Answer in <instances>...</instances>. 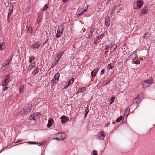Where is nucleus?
Masks as SVG:
<instances>
[{"instance_id": "obj_22", "label": "nucleus", "mask_w": 155, "mask_h": 155, "mask_svg": "<svg viewBox=\"0 0 155 155\" xmlns=\"http://www.w3.org/2000/svg\"><path fill=\"white\" fill-rule=\"evenodd\" d=\"M40 43H37L34 44L32 46V47H33L34 48H37L40 46Z\"/></svg>"}, {"instance_id": "obj_38", "label": "nucleus", "mask_w": 155, "mask_h": 155, "mask_svg": "<svg viewBox=\"0 0 155 155\" xmlns=\"http://www.w3.org/2000/svg\"><path fill=\"white\" fill-rule=\"evenodd\" d=\"M93 33V31H91L88 34L89 37L90 38L91 36L92 33Z\"/></svg>"}, {"instance_id": "obj_34", "label": "nucleus", "mask_w": 155, "mask_h": 155, "mask_svg": "<svg viewBox=\"0 0 155 155\" xmlns=\"http://www.w3.org/2000/svg\"><path fill=\"white\" fill-rule=\"evenodd\" d=\"M91 155H97V152L96 150H94Z\"/></svg>"}, {"instance_id": "obj_40", "label": "nucleus", "mask_w": 155, "mask_h": 155, "mask_svg": "<svg viewBox=\"0 0 155 155\" xmlns=\"http://www.w3.org/2000/svg\"><path fill=\"white\" fill-rule=\"evenodd\" d=\"M33 144H38L39 146H40V145L42 144V143L33 142Z\"/></svg>"}, {"instance_id": "obj_14", "label": "nucleus", "mask_w": 155, "mask_h": 155, "mask_svg": "<svg viewBox=\"0 0 155 155\" xmlns=\"http://www.w3.org/2000/svg\"><path fill=\"white\" fill-rule=\"evenodd\" d=\"M36 62L35 61H34L33 63L31 64V65L29 66L28 70L30 71L32 69L34 68L35 67L36 65Z\"/></svg>"}, {"instance_id": "obj_11", "label": "nucleus", "mask_w": 155, "mask_h": 155, "mask_svg": "<svg viewBox=\"0 0 155 155\" xmlns=\"http://www.w3.org/2000/svg\"><path fill=\"white\" fill-rule=\"evenodd\" d=\"M61 122L62 124L64 123L66 121L68 120V117H66L65 116H62L61 117Z\"/></svg>"}, {"instance_id": "obj_56", "label": "nucleus", "mask_w": 155, "mask_h": 155, "mask_svg": "<svg viewBox=\"0 0 155 155\" xmlns=\"http://www.w3.org/2000/svg\"><path fill=\"white\" fill-rule=\"evenodd\" d=\"M94 44H97V41H94Z\"/></svg>"}, {"instance_id": "obj_36", "label": "nucleus", "mask_w": 155, "mask_h": 155, "mask_svg": "<svg viewBox=\"0 0 155 155\" xmlns=\"http://www.w3.org/2000/svg\"><path fill=\"white\" fill-rule=\"evenodd\" d=\"M134 64H135L138 65L139 64L140 62L138 60H137L134 62Z\"/></svg>"}, {"instance_id": "obj_19", "label": "nucleus", "mask_w": 155, "mask_h": 155, "mask_svg": "<svg viewBox=\"0 0 155 155\" xmlns=\"http://www.w3.org/2000/svg\"><path fill=\"white\" fill-rule=\"evenodd\" d=\"M129 111L130 108L129 107H127L126 110L124 111V115L127 117L128 115Z\"/></svg>"}, {"instance_id": "obj_16", "label": "nucleus", "mask_w": 155, "mask_h": 155, "mask_svg": "<svg viewBox=\"0 0 155 155\" xmlns=\"http://www.w3.org/2000/svg\"><path fill=\"white\" fill-rule=\"evenodd\" d=\"M37 115L36 114L34 113L33 114H31L29 117V118L30 120L32 119L35 120L36 118L37 117Z\"/></svg>"}, {"instance_id": "obj_5", "label": "nucleus", "mask_w": 155, "mask_h": 155, "mask_svg": "<svg viewBox=\"0 0 155 155\" xmlns=\"http://www.w3.org/2000/svg\"><path fill=\"white\" fill-rule=\"evenodd\" d=\"M56 136L58 137L55 138V140H62L65 138L66 135L64 133H57Z\"/></svg>"}, {"instance_id": "obj_20", "label": "nucleus", "mask_w": 155, "mask_h": 155, "mask_svg": "<svg viewBox=\"0 0 155 155\" xmlns=\"http://www.w3.org/2000/svg\"><path fill=\"white\" fill-rule=\"evenodd\" d=\"M117 46L116 45L114 44L111 47V48L110 50V52H112L117 48Z\"/></svg>"}, {"instance_id": "obj_26", "label": "nucleus", "mask_w": 155, "mask_h": 155, "mask_svg": "<svg viewBox=\"0 0 155 155\" xmlns=\"http://www.w3.org/2000/svg\"><path fill=\"white\" fill-rule=\"evenodd\" d=\"M104 36V34H101L96 38V40H98L100 39H101Z\"/></svg>"}, {"instance_id": "obj_18", "label": "nucleus", "mask_w": 155, "mask_h": 155, "mask_svg": "<svg viewBox=\"0 0 155 155\" xmlns=\"http://www.w3.org/2000/svg\"><path fill=\"white\" fill-rule=\"evenodd\" d=\"M39 69L38 68V67H37L34 70L32 73V74H33V75H35L37 74L39 72Z\"/></svg>"}, {"instance_id": "obj_10", "label": "nucleus", "mask_w": 155, "mask_h": 155, "mask_svg": "<svg viewBox=\"0 0 155 155\" xmlns=\"http://www.w3.org/2000/svg\"><path fill=\"white\" fill-rule=\"evenodd\" d=\"M54 122V120L52 118H50L49 119L48 123L47 124V127H51L53 124Z\"/></svg>"}, {"instance_id": "obj_45", "label": "nucleus", "mask_w": 155, "mask_h": 155, "mask_svg": "<svg viewBox=\"0 0 155 155\" xmlns=\"http://www.w3.org/2000/svg\"><path fill=\"white\" fill-rule=\"evenodd\" d=\"M30 59H32L35 60V58L34 56H31V57L30 58Z\"/></svg>"}, {"instance_id": "obj_55", "label": "nucleus", "mask_w": 155, "mask_h": 155, "mask_svg": "<svg viewBox=\"0 0 155 155\" xmlns=\"http://www.w3.org/2000/svg\"><path fill=\"white\" fill-rule=\"evenodd\" d=\"M81 15V14H80V13L79 12V13L77 15V16L78 17H79Z\"/></svg>"}, {"instance_id": "obj_33", "label": "nucleus", "mask_w": 155, "mask_h": 155, "mask_svg": "<svg viewBox=\"0 0 155 155\" xmlns=\"http://www.w3.org/2000/svg\"><path fill=\"white\" fill-rule=\"evenodd\" d=\"M149 34L147 33H145L144 34V38L145 39H147L149 38Z\"/></svg>"}, {"instance_id": "obj_57", "label": "nucleus", "mask_w": 155, "mask_h": 155, "mask_svg": "<svg viewBox=\"0 0 155 155\" xmlns=\"http://www.w3.org/2000/svg\"><path fill=\"white\" fill-rule=\"evenodd\" d=\"M137 58V56L136 57H135V59H136V58Z\"/></svg>"}, {"instance_id": "obj_30", "label": "nucleus", "mask_w": 155, "mask_h": 155, "mask_svg": "<svg viewBox=\"0 0 155 155\" xmlns=\"http://www.w3.org/2000/svg\"><path fill=\"white\" fill-rule=\"evenodd\" d=\"M122 118L123 117L122 116H120L119 118L117 119L116 121L117 122H119L122 120Z\"/></svg>"}, {"instance_id": "obj_51", "label": "nucleus", "mask_w": 155, "mask_h": 155, "mask_svg": "<svg viewBox=\"0 0 155 155\" xmlns=\"http://www.w3.org/2000/svg\"><path fill=\"white\" fill-rule=\"evenodd\" d=\"M8 88V87H5L3 90V91L6 90H7Z\"/></svg>"}, {"instance_id": "obj_39", "label": "nucleus", "mask_w": 155, "mask_h": 155, "mask_svg": "<svg viewBox=\"0 0 155 155\" xmlns=\"http://www.w3.org/2000/svg\"><path fill=\"white\" fill-rule=\"evenodd\" d=\"M3 46V44L2 43H0V50L2 49V47Z\"/></svg>"}, {"instance_id": "obj_4", "label": "nucleus", "mask_w": 155, "mask_h": 155, "mask_svg": "<svg viewBox=\"0 0 155 155\" xmlns=\"http://www.w3.org/2000/svg\"><path fill=\"white\" fill-rule=\"evenodd\" d=\"M59 73L58 72L56 73L51 81V84L53 85L54 84H55L58 83L59 79Z\"/></svg>"}, {"instance_id": "obj_25", "label": "nucleus", "mask_w": 155, "mask_h": 155, "mask_svg": "<svg viewBox=\"0 0 155 155\" xmlns=\"http://www.w3.org/2000/svg\"><path fill=\"white\" fill-rule=\"evenodd\" d=\"M86 9H84L83 8H82L80 10L79 12L80 13V14H81L82 15L86 11Z\"/></svg>"}, {"instance_id": "obj_13", "label": "nucleus", "mask_w": 155, "mask_h": 155, "mask_svg": "<svg viewBox=\"0 0 155 155\" xmlns=\"http://www.w3.org/2000/svg\"><path fill=\"white\" fill-rule=\"evenodd\" d=\"M99 70V69L97 68H96L95 69L93 70L91 73V76L93 77H94L96 75V74L97 73Z\"/></svg>"}, {"instance_id": "obj_31", "label": "nucleus", "mask_w": 155, "mask_h": 155, "mask_svg": "<svg viewBox=\"0 0 155 155\" xmlns=\"http://www.w3.org/2000/svg\"><path fill=\"white\" fill-rule=\"evenodd\" d=\"M42 19V16L41 15H39L38 18L37 22L38 23H39Z\"/></svg>"}, {"instance_id": "obj_23", "label": "nucleus", "mask_w": 155, "mask_h": 155, "mask_svg": "<svg viewBox=\"0 0 155 155\" xmlns=\"http://www.w3.org/2000/svg\"><path fill=\"white\" fill-rule=\"evenodd\" d=\"M86 89L85 87H82L78 90V93H82Z\"/></svg>"}, {"instance_id": "obj_3", "label": "nucleus", "mask_w": 155, "mask_h": 155, "mask_svg": "<svg viewBox=\"0 0 155 155\" xmlns=\"http://www.w3.org/2000/svg\"><path fill=\"white\" fill-rule=\"evenodd\" d=\"M32 104H29L24 109L21 110L19 113L21 114H24L30 112L31 109Z\"/></svg>"}, {"instance_id": "obj_54", "label": "nucleus", "mask_w": 155, "mask_h": 155, "mask_svg": "<svg viewBox=\"0 0 155 155\" xmlns=\"http://www.w3.org/2000/svg\"><path fill=\"white\" fill-rule=\"evenodd\" d=\"M67 1H68V0H63V2L64 3H66L67 2Z\"/></svg>"}, {"instance_id": "obj_37", "label": "nucleus", "mask_w": 155, "mask_h": 155, "mask_svg": "<svg viewBox=\"0 0 155 155\" xmlns=\"http://www.w3.org/2000/svg\"><path fill=\"white\" fill-rule=\"evenodd\" d=\"M23 86H21L20 87L19 91L20 93H21L23 91Z\"/></svg>"}, {"instance_id": "obj_53", "label": "nucleus", "mask_w": 155, "mask_h": 155, "mask_svg": "<svg viewBox=\"0 0 155 155\" xmlns=\"http://www.w3.org/2000/svg\"><path fill=\"white\" fill-rule=\"evenodd\" d=\"M7 21L9 23L10 21V19L9 18H7Z\"/></svg>"}, {"instance_id": "obj_35", "label": "nucleus", "mask_w": 155, "mask_h": 155, "mask_svg": "<svg viewBox=\"0 0 155 155\" xmlns=\"http://www.w3.org/2000/svg\"><path fill=\"white\" fill-rule=\"evenodd\" d=\"M115 99V97H113L111 98V100H110V102H111L110 103L111 104H112L114 102Z\"/></svg>"}, {"instance_id": "obj_27", "label": "nucleus", "mask_w": 155, "mask_h": 155, "mask_svg": "<svg viewBox=\"0 0 155 155\" xmlns=\"http://www.w3.org/2000/svg\"><path fill=\"white\" fill-rule=\"evenodd\" d=\"M28 32L29 33H32V27L31 26H29L28 28Z\"/></svg>"}, {"instance_id": "obj_6", "label": "nucleus", "mask_w": 155, "mask_h": 155, "mask_svg": "<svg viewBox=\"0 0 155 155\" xmlns=\"http://www.w3.org/2000/svg\"><path fill=\"white\" fill-rule=\"evenodd\" d=\"M141 13L143 15H145L148 12V8L147 6H145L141 10Z\"/></svg>"}, {"instance_id": "obj_46", "label": "nucleus", "mask_w": 155, "mask_h": 155, "mask_svg": "<svg viewBox=\"0 0 155 155\" xmlns=\"http://www.w3.org/2000/svg\"><path fill=\"white\" fill-rule=\"evenodd\" d=\"M22 140H19V141H17V140H15V143H18L19 142L21 141Z\"/></svg>"}, {"instance_id": "obj_32", "label": "nucleus", "mask_w": 155, "mask_h": 155, "mask_svg": "<svg viewBox=\"0 0 155 155\" xmlns=\"http://www.w3.org/2000/svg\"><path fill=\"white\" fill-rule=\"evenodd\" d=\"M48 5L47 4H45V5L44 7L43 8L42 10V11H46L47 9L48 8Z\"/></svg>"}, {"instance_id": "obj_1", "label": "nucleus", "mask_w": 155, "mask_h": 155, "mask_svg": "<svg viewBox=\"0 0 155 155\" xmlns=\"http://www.w3.org/2000/svg\"><path fill=\"white\" fill-rule=\"evenodd\" d=\"M153 83L152 79H149L143 81L141 84L142 87L144 88H146L150 86Z\"/></svg>"}, {"instance_id": "obj_42", "label": "nucleus", "mask_w": 155, "mask_h": 155, "mask_svg": "<svg viewBox=\"0 0 155 155\" xmlns=\"http://www.w3.org/2000/svg\"><path fill=\"white\" fill-rule=\"evenodd\" d=\"M107 68L109 69H112L113 67L111 66V65L109 64L107 66Z\"/></svg>"}, {"instance_id": "obj_49", "label": "nucleus", "mask_w": 155, "mask_h": 155, "mask_svg": "<svg viewBox=\"0 0 155 155\" xmlns=\"http://www.w3.org/2000/svg\"><path fill=\"white\" fill-rule=\"evenodd\" d=\"M48 39H47V40H46L45 41V42H44L43 43V45H45V44L47 43V41H48Z\"/></svg>"}, {"instance_id": "obj_7", "label": "nucleus", "mask_w": 155, "mask_h": 155, "mask_svg": "<svg viewBox=\"0 0 155 155\" xmlns=\"http://www.w3.org/2000/svg\"><path fill=\"white\" fill-rule=\"evenodd\" d=\"M98 136L99 139L102 140H103L105 137V135L102 131H101L98 134Z\"/></svg>"}, {"instance_id": "obj_24", "label": "nucleus", "mask_w": 155, "mask_h": 155, "mask_svg": "<svg viewBox=\"0 0 155 155\" xmlns=\"http://www.w3.org/2000/svg\"><path fill=\"white\" fill-rule=\"evenodd\" d=\"M9 82L7 78H5V79L4 81L3 82L2 85H6V84L8 83Z\"/></svg>"}, {"instance_id": "obj_41", "label": "nucleus", "mask_w": 155, "mask_h": 155, "mask_svg": "<svg viewBox=\"0 0 155 155\" xmlns=\"http://www.w3.org/2000/svg\"><path fill=\"white\" fill-rule=\"evenodd\" d=\"M89 112L88 108V107L87 109L86 110L85 115V117H86L87 115V114Z\"/></svg>"}, {"instance_id": "obj_12", "label": "nucleus", "mask_w": 155, "mask_h": 155, "mask_svg": "<svg viewBox=\"0 0 155 155\" xmlns=\"http://www.w3.org/2000/svg\"><path fill=\"white\" fill-rule=\"evenodd\" d=\"M110 18L109 17H106L105 19V24L107 27H108L110 25Z\"/></svg>"}, {"instance_id": "obj_28", "label": "nucleus", "mask_w": 155, "mask_h": 155, "mask_svg": "<svg viewBox=\"0 0 155 155\" xmlns=\"http://www.w3.org/2000/svg\"><path fill=\"white\" fill-rule=\"evenodd\" d=\"M74 79L73 78H72L68 82V85H71V84L74 82Z\"/></svg>"}, {"instance_id": "obj_50", "label": "nucleus", "mask_w": 155, "mask_h": 155, "mask_svg": "<svg viewBox=\"0 0 155 155\" xmlns=\"http://www.w3.org/2000/svg\"><path fill=\"white\" fill-rule=\"evenodd\" d=\"M109 46L106 45L105 46V49L106 50H108V49L109 48Z\"/></svg>"}, {"instance_id": "obj_44", "label": "nucleus", "mask_w": 155, "mask_h": 155, "mask_svg": "<svg viewBox=\"0 0 155 155\" xmlns=\"http://www.w3.org/2000/svg\"><path fill=\"white\" fill-rule=\"evenodd\" d=\"M105 72V70L104 69H102L101 72V74H103Z\"/></svg>"}, {"instance_id": "obj_58", "label": "nucleus", "mask_w": 155, "mask_h": 155, "mask_svg": "<svg viewBox=\"0 0 155 155\" xmlns=\"http://www.w3.org/2000/svg\"><path fill=\"white\" fill-rule=\"evenodd\" d=\"M31 62H32V61H30V63H31Z\"/></svg>"}, {"instance_id": "obj_8", "label": "nucleus", "mask_w": 155, "mask_h": 155, "mask_svg": "<svg viewBox=\"0 0 155 155\" xmlns=\"http://www.w3.org/2000/svg\"><path fill=\"white\" fill-rule=\"evenodd\" d=\"M62 55V54L61 53H59L56 55L55 58V61L56 63H57L60 60V58Z\"/></svg>"}, {"instance_id": "obj_9", "label": "nucleus", "mask_w": 155, "mask_h": 155, "mask_svg": "<svg viewBox=\"0 0 155 155\" xmlns=\"http://www.w3.org/2000/svg\"><path fill=\"white\" fill-rule=\"evenodd\" d=\"M7 8L9 12H13V7L12 4H8L7 7Z\"/></svg>"}, {"instance_id": "obj_29", "label": "nucleus", "mask_w": 155, "mask_h": 155, "mask_svg": "<svg viewBox=\"0 0 155 155\" xmlns=\"http://www.w3.org/2000/svg\"><path fill=\"white\" fill-rule=\"evenodd\" d=\"M143 98V94H139L138 95L137 97V99L138 98L139 99V100H141L142 98Z\"/></svg>"}, {"instance_id": "obj_43", "label": "nucleus", "mask_w": 155, "mask_h": 155, "mask_svg": "<svg viewBox=\"0 0 155 155\" xmlns=\"http://www.w3.org/2000/svg\"><path fill=\"white\" fill-rule=\"evenodd\" d=\"M12 12H9V13L8 15V18H9L10 16L11 15Z\"/></svg>"}, {"instance_id": "obj_17", "label": "nucleus", "mask_w": 155, "mask_h": 155, "mask_svg": "<svg viewBox=\"0 0 155 155\" xmlns=\"http://www.w3.org/2000/svg\"><path fill=\"white\" fill-rule=\"evenodd\" d=\"M137 6L139 8H141L143 5V2L140 0L138 1L137 2Z\"/></svg>"}, {"instance_id": "obj_21", "label": "nucleus", "mask_w": 155, "mask_h": 155, "mask_svg": "<svg viewBox=\"0 0 155 155\" xmlns=\"http://www.w3.org/2000/svg\"><path fill=\"white\" fill-rule=\"evenodd\" d=\"M141 101L138 98L137 99V97L134 100L133 103L134 104L136 103L137 104L138 103H139Z\"/></svg>"}, {"instance_id": "obj_48", "label": "nucleus", "mask_w": 155, "mask_h": 155, "mask_svg": "<svg viewBox=\"0 0 155 155\" xmlns=\"http://www.w3.org/2000/svg\"><path fill=\"white\" fill-rule=\"evenodd\" d=\"M27 143L32 144L33 143V142H29L26 143Z\"/></svg>"}, {"instance_id": "obj_47", "label": "nucleus", "mask_w": 155, "mask_h": 155, "mask_svg": "<svg viewBox=\"0 0 155 155\" xmlns=\"http://www.w3.org/2000/svg\"><path fill=\"white\" fill-rule=\"evenodd\" d=\"M69 86H69V85H68H68H67L66 86H65L64 87V89H67V88L68 87H69Z\"/></svg>"}, {"instance_id": "obj_52", "label": "nucleus", "mask_w": 155, "mask_h": 155, "mask_svg": "<svg viewBox=\"0 0 155 155\" xmlns=\"http://www.w3.org/2000/svg\"><path fill=\"white\" fill-rule=\"evenodd\" d=\"M12 59H11L10 60V61H9L8 63H7L8 64V65H9V64H11L12 63V61H11V60Z\"/></svg>"}, {"instance_id": "obj_2", "label": "nucleus", "mask_w": 155, "mask_h": 155, "mask_svg": "<svg viewBox=\"0 0 155 155\" xmlns=\"http://www.w3.org/2000/svg\"><path fill=\"white\" fill-rule=\"evenodd\" d=\"M64 29V27L62 25H60L58 27L56 36L57 38H58L61 37L63 33Z\"/></svg>"}, {"instance_id": "obj_15", "label": "nucleus", "mask_w": 155, "mask_h": 155, "mask_svg": "<svg viewBox=\"0 0 155 155\" xmlns=\"http://www.w3.org/2000/svg\"><path fill=\"white\" fill-rule=\"evenodd\" d=\"M8 65V64L7 63L6 64L4 63L3 64L1 68V70L3 71L7 69Z\"/></svg>"}]
</instances>
